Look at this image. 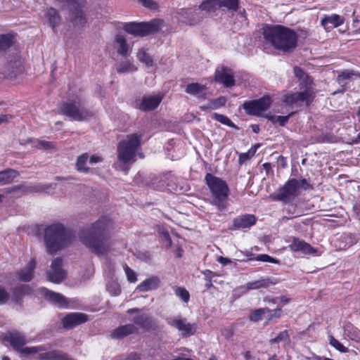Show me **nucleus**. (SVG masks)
Wrapping results in <instances>:
<instances>
[{
  "mask_svg": "<svg viewBox=\"0 0 360 360\" xmlns=\"http://www.w3.org/2000/svg\"><path fill=\"white\" fill-rule=\"evenodd\" d=\"M112 229V221L106 217H101L90 227L81 230L79 239L92 252L103 255L109 250L108 238Z\"/></svg>",
  "mask_w": 360,
  "mask_h": 360,
  "instance_id": "1",
  "label": "nucleus"
},
{
  "mask_svg": "<svg viewBox=\"0 0 360 360\" xmlns=\"http://www.w3.org/2000/svg\"><path fill=\"white\" fill-rule=\"evenodd\" d=\"M143 133L137 131L127 134L117 146V160L114 163L116 169L128 173L130 166L136 160L137 151L141 147Z\"/></svg>",
  "mask_w": 360,
  "mask_h": 360,
  "instance_id": "2",
  "label": "nucleus"
},
{
  "mask_svg": "<svg viewBox=\"0 0 360 360\" xmlns=\"http://www.w3.org/2000/svg\"><path fill=\"white\" fill-rule=\"evenodd\" d=\"M262 33L265 41L277 50L288 53L297 46L298 35L288 27L282 25H265Z\"/></svg>",
  "mask_w": 360,
  "mask_h": 360,
  "instance_id": "3",
  "label": "nucleus"
},
{
  "mask_svg": "<svg viewBox=\"0 0 360 360\" xmlns=\"http://www.w3.org/2000/svg\"><path fill=\"white\" fill-rule=\"evenodd\" d=\"M44 243L46 252L53 255L71 244L72 239L61 224H53L44 230Z\"/></svg>",
  "mask_w": 360,
  "mask_h": 360,
  "instance_id": "4",
  "label": "nucleus"
},
{
  "mask_svg": "<svg viewBox=\"0 0 360 360\" xmlns=\"http://www.w3.org/2000/svg\"><path fill=\"white\" fill-rule=\"evenodd\" d=\"M205 181L211 193L210 203L219 211H224L228 207L229 188L223 179L211 174H207Z\"/></svg>",
  "mask_w": 360,
  "mask_h": 360,
  "instance_id": "5",
  "label": "nucleus"
},
{
  "mask_svg": "<svg viewBox=\"0 0 360 360\" xmlns=\"http://www.w3.org/2000/svg\"><path fill=\"white\" fill-rule=\"evenodd\" d=\"M59 112L68 117L70 120L82 122L92 116V112L85 108L83 101L76 97L60 104Z\"/></svg>",
  "mask_w": 360,
  "mask_h": 360,
  "instance_id": "6",
  "label": "nucleus"
},
{
  "mask_svg": "<svg viewBox=\"0 0 360 360\" xmlns=\"http://www.w3.org/2000/svg\"><path fill=\"white\" fill-rule=\"evenodd\" d=\"M4 340L9 342L14 349L20 351L22 354H29L37 352V348L34 347L22 348L27 342L26 338L18 331L15 330L5 333Z\"/></svg>",
  "mask_w": 360,
  "mask_h": 360,
  "instance_id": "7",
  "label": "nucleus"
},
{
  "mask_svg": "<svg viewBox=\"0 0 360 360\" xmlns=\"http://www.w3.org/2000/svg\"><path fill=\"white\" fill-rule=\"evenodd\" d=\"M123 29L127 33L136 37H144L149 34L157 32L159 29V25L155 22H129L126 23Z\"/></svg>",
  "mask_w": 360,
  "mask_h": 360,
  "instance_id": "8",
  "label": "nucleus"
},
{
  "mask_svg": "<svg viewBox=\"0 0 360 360\" xmlns=\"http://www.w3.org/2000/svg\"><path fill=\"white\" fill-rule=\"evenodd\" d=\"M300 188V182L296 179H289L283 186L279 188L274 199L284 202H290L292 198L297 195Z\"/></svg>",
  "mask_w": 360,
  "mask_h": 360,
  "instance_id": "9",
  "label": "nucleus"
},
{
  "mask_svg": "<svg viewBox=\"0 0 360 360\" xmlns=\"http://www.w3.org/2000/svg\"><path fill=\"white\" fill-rule=\"evenodd\" d=\"M167 323L170 326L178 330L182 337H189L194 335L197 329L195 323H189L186 319L181 317L170 319Z\"/></svg>",
  "mask_w": 360,
  "mask_h": 360,
  "instance_id": "10",
  "label": "nucleus"
},
{
  "mask_svg": "<svg viewBox=\"0 0 360 360\" xmlns=\"http://www.w3.org/2000/svg\"><path fill=\"white\" fill-rule=\"evenodd\" d=\"M47 279L55 283H60L66 278V271L63 269V259L57 257L51 262L46 273Z\"/></svg>",
  "mask_w": 360,
  "mask_h": 360,
  "instance_id": "11",
  "label": "nucleus"
},
{
  "mask_svg": "<svg viewBox=\"0 0 360 360\" xmlns=\"http://www.w3.org/2000/svg\"><path fill=\"white\" fill-rule=\"evenodd\" d=\"M271 105V99L269 97H263L258 100H254L243 103V108L250 115H257L266 110Z\"/></svg>",
  "mask_w": 360,
  "mask_h": 360,
  "instance_id": "12",
  "label": "nucleus"
},
{
  "mask_svg": "<svg viewBox=\"0 0 360 360\" xmlns=\"http://www.w3.org/2000/svg\"><path fill=\"white\" fill-rule=\"evenodd\" d=\"M314 94L312 88L307 86L304 91L285 95L283 101L288 105L300 104L304 102L308 103Z\"/></svg>",
  "mask_w": 360,
  "mask_h": 360,
  "instance_id": "13",
  "label": "nucleus"
},
{
  "mask_svg": "<svg viewBox=\"0 0 360 360\" xmlns=\"http://www.w3.org/2000/svg\"><path fill=\"white\" fill-rule=\"evenodd\" d=\"M182 21L187 25H194L198 23L203 18L199 8H186L179 13Z\"/></svg>",
  "mask_w": 360,
  "mask_h": 360,
  "instance_id": "14",
  "label": "nucleus"
},
{
  "mask_svg": "<svg viewBox=\"0 0 360 360\" xmlns=\"http://www.w3.org/2000/svg\"><path fill=\"white\" fill-rule=\"evenodd\" d=\"M88 320L87 316L82 313H70L62 319L65 328H72Z\"/></svg>",
  "mask_w": 360,
  "mask_h": 360,
  "instance_id": "15",
  "label": "nucleus"
},
{
  "mask_svg": "<svg viewBox=\"0 0 360 360\" xmlns=\"http://www.w3.org/2000/svg\"><path fill=\"white\" fill-rule=\"evenodd\" d=\"M133 322L141 329L150 331L157 328L156 323L146 314H141L135 316L132 319Z\"/></svg>",
  "mask_w": 360,
  "mask_h": 360,
  "instance_id": "16",
  "label": "nucleus"
},
{
  "mask_svg": "<svg viewBox=\"0 0 360 360\" xmlns=\"http://www.w3.org/2000/svg\"><path fill=\"white\" fill-rule=\"evenodd\" d=\"M162 96L160 95L143 98L140 102H136V108L143 111L155 109L162 101Z\"/></svg>",
  "mask_w": 360,
  "mask_h": 360,
  "instance_id": "17",
  "label": "nucleus"
},
{
  "mask_svg": "<svg viewBox=\"0 0 360 360\" xmlns=\"http://www.w3.org/2000/svg\"><path fill=\"white\" fill-rule=\"evenodd\" d=\"M289 248L292 252H301L304 254H314L316 250L304 240L294 238L292 243L289 245Z\"/></svg>",
  "mask_w": 360,
  "mask_h": 360,
  "instance_id": "18",
  "label": "nucleus"
},
{
  "mask_svg": "<svg viewBox=\"0 0 360 360\" xmlns=\"http://www.w3.org/2000/svg\"><path fill=\"white\" fill-rule=\"evenodd\" d=\"M344 22V18L338 14L326 15L321 19V25L326 30H328L333 27H338L342 25Z\"/></svg>",
  "mask_w": 360,
  "mask_h": 360,
  "instance_id": "19",
  "label": "nucleus"
},
{
  "mask_svg": "<svg viewBox=\"0 0 360 360\" xmlns=\"http://www.w3.org/2000/svg\"><path fill=\"white\" fill-rule=\"evenodd\" d=\"M137 330L138 328L134 324L129 323L114 329L110 333V337L113 339H122L129 335L136 333Z\"/></svg>",
  "mask_w": 360,
  "mask_h": 360,
  "instance_id": "20",
  "label": "nucleus"
},
{
  "mask_svg": "<svg viewBox=\"0 0 360 360\" xmlns=\"http://www.w3.org/2000/svg\"><path fill=\"white\" fill-rule=\"evenodd\" d=\"M256 217L253 214H243L233 219V226L236 229H246L255 225Z\"/></svg>",
  "mask_w": 360,
  "mask_h": 360,
  "instance_id": "21",
  "label": "nucleus"
},
{
  "mask_svg": "<svg viewBox=\"0 0 360 360\" xmlns=\"http://www.w3.org/2000/svg\"><path fill=\"white\" fill-rule=\"evenodd\" d=\"M35 266L36 261L32 259L24 269L17 272L18 280L23 282L30 281L33 278Z\"/></svg>",
  "mask_w": 360,
  "mask_h": 360,
  "instance_id": "22",
  "label": "nucleus"
},
{
  "mask_svg": "<svg viewBox=\"0 0 360 360\" xmlns=\"http://www.w3.org/2000/svg\"><path fill=\"white\" fill-rule=\"evenodd\" d=\"M185 91L200 99H205L207 96L206 86L197 82L188 84Z\"/></svg>",
  "mask_w": 360,
  "mask_h": 360,
  "instance_id": "23",
  "label": "nucleus"
},
{
  "mask_svg": "<svg viewBox=\"0 0 360 360\" xmlns=\"http://www.w3.org/2000/svg\"><path fill=\"white\" fill-rule=\"evenodd\" d=\"M277 283V281L274 278H264L258 281L249 282L245 285V288L248 290H257L259 288H267L271 285Z\"/></svg>",
  "mask_w": 360,
  "mask_h": 360,
  "instance_id": "24",
  "label": "nucleus"
},
{
  "mask_svg": "<svg viewBox=\"0 0 360 360\" xmlns=\"http://www.w3.org/2000/svg\"><path fill=\"white\" fill-rule=\"evenodd\" d=\"M160 281L157 276H151L142 281L137 287L136 290L141 292H146L156 289L160 285Z\"/></svg>",
  "mask_w": 360,
  "mask_h": 360,
  "instance_id": "25",
  "label": "nucleus"
},
{
  "mask_svg": "<svg viewBox=\"0 0 360 360\" xmlns=\"http://www.w3.org/2000/svg\"><path fill=\"white\" fill-rule=\"evenodd\" d=\"M215 79L225 86H231L234 84L233 76L228 73L224 68L217 69L215 72Z\"/></svg>",
  "mask_w": 360,
  "mask_h": 360,
  "instance_id": "26",
  "label": "nucleus"
},
{
  "mask_svg": "<svg viewBox=\"0 0 360 360\" xmlns=\"http://www.w3.org/2000/svg\"><path fill=\"white\" fill-rule=\"evenodd\" d=\"M30 292L31 288L27 285L15 288L12 291L11 300L13 302L18 303L21 301L24 295L29 294Z\"/></svg>",
  "mask_w": 360,
  "mask_h": 360,
  "instance_id": "27",
  "label": "nucleus"
},
{
  "mask_svg": "<svg viewBox=\"0 0 360 360\" xmlns=\"http://www.w3.org/2000/svg\"><path fill=\"white\" fill-rule=\"evenodd\" d=\"M46 296L48 300L60 307H65L68 304L65 297L59 293L48 290Z\"/></svg>",
  "mask_w": 360,
  "mask_h": 360,
  "instance_id": "28",
  "label": "nucleus"
},
{
  "mask_svg": "<svg viewBox=\"0 0 360 360\" xmlns=\"http://www.w3.org/2000/svg\"><path fill=\"white\" fill-rule=\"evenodd\" d=\"M118 73H130L137 70V67L129 60L119 63L116 67Z\"/></svg>",
  "mask_w": 360,
  "mask_h": 360,
  "instance_id": "29",
  "label": "nucleus"
},
{
  "mask_svg": "<svg viewBox=\"0 0 360 360\" xmlns=\"http://www.w3.org/2000/svg\"><path fill=\"white\" fill-rule=\"evenodd\" d=\"M18 175V172L13 169L0 172V185L11 183Z\"/></svg>",
  "mask_w": 360,
  "mask_h": 360,
  "instance_id": "30",
  "label": "nucleus"
},
{
  "mask_svg": "<svg viewBox=\"0 0 360 360\" xmlns=\"http://www.w3.org/2000/svg\"><path fill=\"white\" fill-rule=\"evenodd\" d=\"M136 56L139 60L145 64L147 68L153 66V59L145 49L142 48L139 50Z\"/></svg>",
  "mask_w": 360,
  "mask_h": 360,
  "instance_id": "31",
  "label": "nucleus"
},
{
  "mask_svg": "<svg viewBox=\"0 0 360 360\" xmlns=\"http://www.w3.org/2000/svg\"><path fill=\"white\" fill-rule=\"evenodd\" d=\"M198 8L200 11L214 12L219 8V0H205Z\"/></svg>",
  "mask_w": 360,
  "mask_h": 360,
  "instance_id": "32",
  "label": "nucleus"
},
{
  "mask_svg": "<svg viewBox=\"0 0 360 360\" xmlns=\"http://www.w3.org/2000/svg\"><path fill=\"white\" fill-rule=\"evenodd\" d=\"M115 41L117 44V53L122 56H126L129 49L126 39L122 35L118 34L115 37Z\"/></svg>",
  "mask_w": 360,
  "mask_h": 360,
  "instance_id": "33",
  "label": "nucleus"
},
{
  "mask_svg": "<svg viewBox=\"0 0 360 360\" xmlns=\"http://www.w3.org/2000/svg\"><path fill=\"white\" fill-rule=\"evenodd\" d=\"M360 76L358 73L353 70H344L338 75L337 80L338 83H343L346 80H354L359 78Z\"/></svg>",
  "mask_w": 360,
  "mask_h": 360,
  "instance_id": "34",
  "label": "nucleus"
},
{
  "mask_svg": "<svg viewBox=\"0 0 360 360\" xmlns=\"http://www.w3.org/2000/svg\"><path fill=\"white\" fill-rule=\"evenodd\" d=\"M46 17L52 27H55L60 22V17L57 11L53 8H50L47 10Z\"/></svg>",
  "mask_w": 360,
  "mask_h": 360,
  "instance_id": "35",
  "label": "nucleus"
},
{
  "mask_svg": "<svg viewBox=\"0 0 360 360\" xmlns=\"http://www.w3.org/2000/svg\"><path fill=\"white\" fill-rule=\"evenodd\" d=\"M88 160L89 154L86 153L79 156L76 162L77 169L80 172H88L89 171V168L86 167V164Z\"/></svg>",
  "mask_w": 360,
  "mask_h": 360,
  "instance_id": "36",
  "label": "nucleus"
},
{
  "mask_svg": "<svg viewBox=\"0 0 360 360\" xmlns=\"http://www.w3.org/2000/svg\"><path fill=\"white\" fill-rule=\"evenodd\" d=\"M14 42V36L11 34H2L0 36V50L9 48Z\"/></svg>",
  "mask_w": 360,
  "mask_h": 360,
  "instance_id": "37",
  "label": "nucleus"
},
{
  "mask_svg": "<svg viewBox=\"0 0 360 360\" xmlns=\"http://www.w3.org/2000/svg\"><path fill=\"white\" fill-rule=\"evenodd\" d=\"M259 147V145L255 144L251 147L250 149L248 150L246 153H243L239 155L238 162L240 164L244 163L246 160L252 158L257 152V148Z\"/></svg>",
  "mask_w": 360,
  "mask_h": 360,
  "instance_id": "38",
  "label": "nucleus"
},
{
  "mask_svg": "<svg viewBox=\"0 0 360 360\" xmlns=\"http://www.w3.org/2000/svg\"><path fill=\"white\" fill-rule=\"evenodd\" d=\"M212 116L213 119L221 122V124L234 129H237L236 125L228 117L217 112L213 113Z\"/></svg>",
  "mask_w": 360,
  "mask_h": 360,
  "instance_id": "39",
  "label": "nucleus"
},
{
  "mask_svg": "<svg viewBox=\"0 0 360 360\" xmlns=\"http://www.w3.org/2000/svg\"><path fill=\"white\" fill-rule=\"evenodd\" d=\"M266 312H268V308L257 309L250 314L249 319L254 322L259 321L265 318Z\"/></svg>",
  "mask_w": 360,
  "mask_h": 360,
  "instance_id": "40",
  "label": "nucleus"
},
{
  "mask_svg": "<svg viewBox=\"0 0 360 360\" xmlns=\"http://www.w3.org/2000/svg\"><path fill=\"white\" fill-rule=\"evenodd\" d=\"M221 7L229 11H236L238 8V0H219V8Z\"/></svg>",
  "mask_w": 360,
  "mask_h": 360,
  "instance_id": "41",
  "label": "nucleus"
},
{
  "mask_svg": "<svg viewBox=\"0 0 360 360\" xmlns=\"http://www.w3.org/2000/svg\"><path fill=\"white\" fill-rule=\"evenodd\" d=\"M48 360H74L67 354L59 352H49L46 354Z\"/></svg>",
  "mask_w": 360,
  "mask_h": 360,
  "instance_id": "42",
  "label": "nucleus"
},
{
  "mask_svg": "<svg viewBox=\"0 0 360 360\" xmlns=\"http://www.w3.org/2000/svg\"><path fill=\"white\" fill-rule=\"evenodd\" d=\"M329 344L340 352H347L348 349L336 340L333 335L329 336Z\"/></svg>",
  "mask_w": 360,
  "mask_h": 360,
  "instance_id": "43",
  "label": "nucleus"
},
{
  "mask_svg": "<svg viewBox=\"0 0 360 360\" xmlns=\"http://www.w3.org/2000/svg\"><path fill=\"white\" fill-rule=\"evenodd\" d=\"M175 295L179 297L182 301L187 303L190 299V295L188 291L181 287H178L175 290Z\"/></svg>",
  "mask_w": 360,
  "mask_h": 360,
  "instance_id": "44",
  "label": "nucleus"
},
{
  "mask_svg": "<svg viewBox=\"0 0 360 360\" xmlns=\"http://www.w3.org/2000/svg\"><path fill=\"white\" fill-rule=\"evenodd\" d=\"M293 72L297 78L300 79H306L307 86H311V80L306 75L302 69L298 67H295L293 68Z\"/></svg>",
  "mask_w": 360,
  "mask_h": 360,
  "instance_id": "45",
  "label": "nucleus"
},
{
  "mask_svg": "<svg viewBox=\"0 0 360 360\" xmlns=\"http://www.w3.org/2000/svg\"><path fill=\"white\" fill-rule=\"evenodd\" d=\"M209 102L210 108L211 110H215L224 106L226 103V99L224 97H220L216 99L210 100Z\"/></svg>",
  "mask_w": 360,
  "mask_h": 360,
  "instance_id": "46",
  "label": "nucleus"
},
{
  "mask_svg": "<svg viewBox=\"0 0 360 360\" xmlns=\"http://www.w3.org/2000/svg\"><path fill=\"white\" fill-rule=\"evenodd\" d=\"M281 309H276L274 310H270L268 309V312H266L265 319L268 321H272L274 319L279 318L281 316Z\"/></svg>",
  "mask_w": 360,
  "mask_h": 360,
  "instance_id": "47",
  "label": "nucleus"
},
{
  "mask_svg": "<svg viewBox=\"0 0 360 360\" xmlns=\"http://www.w3.org/2000/svg\"><path fill=\"white\" fill-rule=\"evenodd\" d=\"M158 232L159 235L162 238V239H164L166 241L167 245L168 247H171L172 240L170 238L168 231L165 228L159 226Z\"/></svg>",
  "mask_w": 360,
  "mask_h": 360,
  "instance_id": "48",
  "label": "nucleus"
},
{
  "mask_svg": "<svg viewBox=\"0 0 360 360\" xmlns=\"http://www.w3.org/2000/svg\"><path fill=\"white\" fill-rule=\"evenodd\" d=\"M124 270L125 271L128 281L130 283H135L137 281L136 274L134 270L130 269L127 265L124 266Z\"/></svg>",
  "mask_w": 360,
  "mask_h": 360,
  "instance_id": "49",
  "label": "nucleus"
},
{
  "mask_svg": "<svg viewBox=\"0 0 360 360\" xmlns=\"http://www.w3.org/2000/svg\"><path fill=\"white\" fill-rule=\"evenodd\" d=\"M144 7L150 10H156L158 8V4L153 0H138Z\"/></svg>",
  "mask_w": 360,
  "mask_h": 360,
  "instance_id": "50",
  "label": "nucleus"
},
{
  "mask_svg": "<svg viewBox=\"0 0 360 360\" xmlns=\"http://www.w3.org/2000/svg\"><path fill=\"white\" fill-rule=\"evenodd\" d=\"M289 338L288 333L287 330H283L275 338L271 339L270 340V342L272 343H276L279 342L280 341H283L288 340Z\"/></svg>",
  "mask_w": 360,
  "mask_h": 360,
  "instance_id": "51",
  "label": "nucleus"
},
{
  "mask_svg": "<svg viewBox=\"0 0 360 360\" xmlns=\"http://www.w3.org/2000/svg\"><path fill=\"white\" fill-rule=\"evenodd\" d=\"M10 298L9 293L6 290L0 286V305L6 304Z\"/></svg>",
  "mask_w": 360,
  "mask_h": 360,
  "instance_id": "52",
  "label": "nucleus"
},
{
  "mask_svg": "<svg viewBox=\"0 0 360 360\" xmlns=\"http://www.w3.org/2000/svg\"><path fill=\"white\" fill-rule=\"evenodd\" d=\"M94 274V268L92 265H88L85 271L82 273V277L84 279H89Z\"/></svg>",
  "mask_w": 360,
  "mask_h": 360,
  "instance_id": "53",
  "label": "nucleus"
},
{
  "mask_svg": "<svg viewBox=\"0 0 360 360\" xmlns=\"http://www.w3.org/2000/svg\"><path fill=\"white\" fill-rule=\"evenodd\" d=\"M108 291L112 295H118L121 292V289L120 285L117 283H112L108 286Z\"/></svg>",
  "mask_w": 360,
  "mask_h": 360,
  "instance_id": "54",
  "label": "nucleus"
},
{
  "mask_svg": "<svg viewBox=\"0 0 360 360\" xmlns=\"http://www.w3.org/2000/svg\"><path fill=\"white\" fill-rule=\"evenodd\" d=\"M35 146L38 148L49 149L51 148L52 145L51 143L49 141L37 140Z\"/></svg>",
  "mask_w": 360,
  "mask_h": 360,
  "instance_id": "55",
  "label": "nucleus"
},
{
  "mask_svg": "<svg viewBox=\"0 0 360 360\" xmlns=\"http://www.w3.org/2000/svg\"><path fill=\"white\" fill-rule=\"evenodd\" d=\"M256 259L257 261L266 262H276L275 259L268 255H259L257 257Z\"/></svg>",
  "mask_w": 360,
  "mask_h": 360,
  "instance_id": "56",
  "label": "nucleus"
},
{
  "mask_svg": "<svg viewBox=\"0 0 360 360\" xmlns=\"http://www.w3.org/2000/svg\"><path fill=\"white\" fill-rule=\"evenodd\" d=\"M289 115L287 116H277L275 118V122H278L281 126H284L289 119Z\"/></svg>",
  "mask_w": 360,
  "mask_h": 360,
  "instance_id": "57",
  "label": "nucleus"
},
{
  "mask_svg": "<svg viewBox=\"0 0 360 360\" xmlns=\"http://www.w3.org/2000/svg\"><path fill=\"white\" fill-rule=\"evenodd\" d=\"M12 115L8 114H4L0 115V124L8 123L11 119Z\"/></svg>",
  "mask_w": 360,
  "mask_h": 360,
  "instance_id": "58",
  "label": "nucleus"
},
{
  "mask_svg": "<svg viewBox=\"0 0 360 360\" xmlns=\"http://www.w3.org/2000/svg\"><path fill=\"white\" fill-rule=\"evenodd\" d=\"M300 187L302 188L304 190H308L309 188H311V186L305 179H301V182L300 184Z\"/></svg>",
  "mask_w": 360,
  "mask_h": 360,
  "instance_id": "59",
  "label": "nucleus"
},
{
  "mask_svg": "<svg viewBox=\"0 0 360 360\" xmlns=\"http://www.w3.org/2000/svg\"><path fill=\"white\" fill-rule=\"evenodd\" d=\"M89 161L90 163L94 164V163H97V162H101L102 161V158L101 157H99V156L92 155L89 158Z\"/></svg>",
  "mask_w": 360,
  "mask_h": 360,
  "instance_id": "60",
  "label": "nucleus"
},
{
  "mask_svg": "<svg viewBox=\"0 0 360 360\" xmlns=\"http://www.w3.org/2000/svg\"><path fill=\"white\" fill-rule=\"evenodd\" d=\"M217 261L219 263L222 264L223 265H226L231 262L229 259L224 257H219L217 259Z\"/></svg>",
  "mask_w": 360,
  "mask_h": 360,
  "instance_id": "61",
  "label": "nucleus"
},
{
  "mask_svg": "<svg viewBox=\"0 0 360 360\" xmlns=\"http://www.w3.org/2000/svg\"><path fill=\"white\" fill-rule=\"evenodd\" d=\"M200 108L202 110H211L210 108V102H208L206 105H201Z\"/></svg>",
  "mask_w": 360,
  "mask_h": 360,
  "instance_id": "62",
  "label": "nucleus"
},
{
  "mask_svg": "<svg viewBox=\"0 0 360 360\" xmlns=\"http://www.w3.org/2000/svg\"><path fill=\"white\" fill-rule=\"evenodd\" d=\"M139 311L140 310L138 308H132V309H128L127 312L128 314H133V313H135V312H139Z\"/></svg>",
  "mask_w": 360,
  "mask_h": 360,
  "instance_id": "63",
  "label": "nucleus"
},
{
  "mask_svg": "<svg viewBox=\"0 0 360 360\" xmlns=\"http://www.w3.org/2000/svg\"><path fill=\"white\" fill-rule=\"evenodd\" d=\"M252 131L255 133H258L259 132V127L257 125H252Z\"/></svg>",
  "mask_w": 360,
  "mask_h": 360,
  "instance_id": "64",
  "label": "nucleus"
}]
</instances>
